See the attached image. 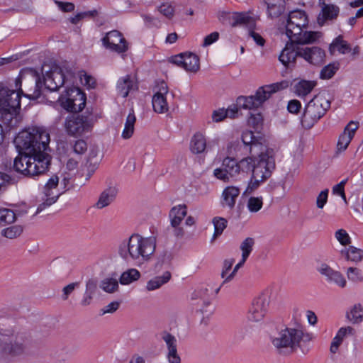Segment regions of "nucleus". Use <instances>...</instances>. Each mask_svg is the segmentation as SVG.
<instances>
[{
	"mask_svg": "<svg viewBox=\"0 0 363 363\" xmlns=\"http://www.w3.org/2000/svg\"><path fill=\"white\" fill-rule=\"evenodd\" d=\"M156 242L155 237L145 238L139 234H133L120 242L118 252L121 257L127 262L143 264L150 259L155 251Z\"/></svg>",
	"mask_w": 363,
	"mask_h": 363,
	"instance_id": "nucleus-1",
	"label": "nucleus"
},
{
	"mask_svg": "<svg viewBox=\"0 0 363 363\" xmlns=\"http://www.w3.org/2000/svg\"><path fill=\"white\" fill-rule=\"evenodd\" d=\"M50 135L43 127H31L20 132L14 139V143L19 153L30 154L35 156L49 155L47 153Z\"/></svg>",
	"mask_w": 363,
	"mask_h": 363,
	"instance_id": "nucleus-2",
	"label": "nucleus"
},
{
	"mask_svg": "<svg viewBox=\"0 0 363 363\" xmlns=\"http://www.w3.org/2000/svg\"><path fill=\"white\" fill-rule=\"evenodd\" d=\"M312 335L301 326L286 328L271 337L272 345L280 354H289L297 351L302 343L312 340Z\"/></svg>",
	"mask_w": 363,
	"mask_h": 363,
	"instance_id": "nucleus-3",
	"label": "nucleus"
},
{
	"mask_svg": "<svg viewBox=\"0 0 363 363\" xmlns=\"http://www.w3.org/2000/svg\"><path fill=\"white\" fill-rule=\"evenodd\" d=\"M28 335L26 332L13 333L0 328V353L2 356L15 358L26 354Z\"/></svg>",
	"mask_w": 363,
	"mask_h": 363,
	"instance_id": "nucleus-4",
	"label": "nucleus"
},
{
	"mask_svg": "<svg viewBox=\"0 0 363 363\" xmlns=\"http://www.w3.org/2000/svg\"><path fill=\"white\" fill-rule=\"evenodd\" d=\"M50 164L49 155L39 156L19 153L13 162V169L24 175L35 176L44 173Z\"/></svg>",
	"mask_w": 363,
	"mask_h": 363,
	"instance_id": "nucleus-5",
	"label": "nucleus"
},
{
	"mask_svg": "<svg viewBox=\"0 0 363 363\" xmlns=\"http://www.w3.org/2000/svg\"><path fill=\"white\" fill-rule=\"evenodd\" d=\"M289 85V81L282 80L279 82L262 86L257 90L255 95L239 96L237 99V105L243 109L257 108L269 99L272 94L284 90L288 88Z\"/></svg>",
	"mask_w": 363,
	"mask_h": 363,
	"instance_id": "nucleus-6",
	"label": "nucleus"
},
{
	"mask_svg": "<svg viewBox=\"0 0 363 363\" xmlns=\"http://www.w3.org/2000/svg\"><path fill=\"white\" fill-rule=\"evenodd\" d=\"M330 100L328 94L315 95L305 106L301 117L302 125L311 128L330 108Z\"/></svg>",
	"mask_w": 363,
	"mask_h": 363,
	"instance_id": "nucleus-7",
	"label": "nucleus"
},
{
	"mask_svg": "<svg viewBox=\"0 0 363 363\" xmlns=\"http://www.w3.org/2000/svg\"><path fill=\"white\" fill-rule=\"evenodd\" d=\"M21 94L22 90L16 91L0 84V120H11L20 109Z\"/></svg>",
	"mask_w": 363,
	"mask_h": 363,
	"instance_id": "nucleus-8",
	"label": "nucleus"
},
{
	"mask_svg": "<svg viewBox=\"0 0 363 363\" xmlns=\"http://www.w3.org/2000/svg\"><path fill=\"white\" fill-rule=\"evenodd\" d=\"M74 75V73L66 63L60 66L53 65L43 76L44 84L50 91H57L67 80L72 79Z\"/></svg>",
	"mask_w": 363,
	"mask_h": 363,
	"instance_id": "nucleus-9",
	"label": "nucleus"
},
{
	"mask_svg": "<svg viewBox=\"0 0 363 363\" xmlns=\"http://www.w3.org/2000/svg\"><path fill=\"white\" fill-rule=\"evenodd\" d=\"M275 169V160L274 151L266 147L262 150V153L257 154L255 157L252 168V178L267 180L272 175Z\"/></svg>",
	"mask_w": 363,
	"mask_h": 363,
	"instance_id": "nucleus-10",
	"label": "nucleus"
},
{
	"mask_svg": "<svg viewBox=\"0 0 363 363\" xmlns=\"http://www.w3.org/2000/svg\"><path fill=\"white\" fill-rule=\"evenodd\" d=\"M64 127L69 135L78 137L91 130L92 123L86 116L72 115L66 118Z\"/></svg>",
	"mask_w": 363,
	"mask_h": 363,
	"instance_id": "nucleus-11",
	"label": "nucleus"
},
{
	"mask_svg": "<svg viewBox=\"0 0 363 363\" xmlns=\"http://www.w3.org/2000/svg\"><path fill=\"white\" fill-rule=\"evenodd\" d=\"M308 24V18L303 11L296 10L289 13L286 25V34L290 40L300 34L303 28Z\"/></svg>",
	"mask_w": 363,
	"mask_h": 363,
	"instance_id": "nucleus-12",
	"label": "nucleus"
},
{
	"mask_svg": "<svg viewBox=\"0 0 363 363\" xmlns=\"http://www.w3.org/2000/svg\"><path fill=\"white\" fill-rule=\"evenodd\" d=\"M270 303V296L265 293L261 294L255 298L247 313V319L252 322L262 320L268 311Z\"/></svg>",
	"mask_w": 363,
	"mask_h": 363,
	"instance_id": "nucleus-13",
	"label": "nucleus"
},
{
	"mask_svg": "<svg viewBox=\"0 0 363 363\" xmlns=\"http://www.w3.org/2000/svg\"><path fill=\"white\" fill-rule=\"evenodd\" d=\"M240 174V167L235 159L225 157L222 162V167L213 171V175L224 182H228Z\"/></svg>",
	"mask_w": 363,
	"mask_h": 363,
	"instance_id": "nucleus-14",
	"label": "nucleus"
},
{
	"mask_svg": "<svg viewBox=\"0 0 363 363\" xmlns=\"http://www.w3.org/2000/svg\"><path fill=\"white\" fill-rule=\"evenodd\" d=\"M220 19L232 27L247 26L251 29L255 26V18L245 12L225 13Z\"/></svg>",
	"mask_w": 363,
	"mask_h": 363,
	"instance_id": "nucleus-15",
	"label": "nucleus"
},
{
	"mask_svg": "<svg viewBox=\"0 0 363 363\" xmlns=\"http://www.w3.org/2000/svg\"><path fill=\"white\" fill-rule=\"evenodd\" d=\"M286 44L279 56V60L286 68L293 69L296 66L297 57H301V46L292 40Z\"/></svg>",
	"mask_w": 363,
	"mask_h": 363,
	"instance_id": "nucleus-16",
	"label": "nucleus"
},
{
	"mask_svg": "<svg viewBox=\"0 0 363 363\" xmlns=\"http://www.w3.org/2000/svg\"><path fill=\"white\" fill-rule=\"evenodd\" d=\"M104 46L118 53H123L128 50V44L121 33L113 30L106 33L102 38Z\"/></svg>",
	"mask_w": 363,
	"mask_h": 363,
	"instance_id": "nucleus-17",
	"label": "nucleus"
},
{
	"mask_svg": "<svg viewBox=\"0 0 363 363\" xmlns=\"http://www.w3.org/2000/svg\"><path fill=\"white\" fill-rule=\"evenodd\" d=\"M208 289L206 287H202L196 291L192 296V298H199L202 301L199 311L203 315L201 323L205 325H208V318L213 315L215 311L214 306L206 298V296L208 295Z\"/></svg>",
	"mask_w": 363,
	"mask_h": 363,
	"instance_id": "nucleus-18",
	"label": "nucleus"
},
{
	"mask_svg": "<svg viewBox=\"0 0 363 363\" xmlns=\"http://www.w3.org/2000/svg\"><path fill=\"white\" fill-rule=\"evenodd\" d=\"M317 270L322 276L325 277L329 284H333L341 289L347 286V280L343 274L340 272L333 269L328 264L323 263L318 267Z\"/></svg>",
	"mask_w": 363,
	"mask_h": 363,
	"instance_id": "nucleus-19",
	"label": "nucleus"
},
{
	"mask_svg": "<svg viewBox=\"0 0 363 363\" xmlns=\"http://www.w3.org/2000/svg\"><path fill=\"white\" fill-rule=\"evenodd\" d=\"M168 93V86L164 82L158 84V90L153 95L152 104L153 110L157 113H164L169 111L166 95Z\"/></svg>",
	"mask_w": 363,
	"mask_h": 363,
	"instance_id": "nucleus-20",
	"label": "nucleus"
},
{
	"mask_svg": "<svg viewBox=\"0 0 363 363\" xmlns=\"http://www.w3.org/2000/svg\"><path fill=\"white\" fill-rule=\"evenodd\" d=\"M319 6L321 9L317 17L318 23L323 26L328 22L335 20L340 13V9L337 6L331 4H326L324 0H319Z\"/></svg>",
	"mask_w": 363,
	"mask_h": 363,
	"instance_id": "nucleus-21",
	"label": "nucleus"
},
{
	"mask_svg": "<svg viewBox=\"0 0 363 363\" xmlns=\"http://www.w3.org/2000/svg\"><path fill=\"white\" fill-rule=\"evenodd\" d=\"M301 57L313 65H320L324 62L325 51L320 47L301 46Z\"/></svg>",
	"mask_w": 363,
	"mask_h": 363,
	"instance_id": "nucleus-22",
	"label": "nucleus"
},
{
	"mask_svg": "<svg viewBox=\"0 0 363 363\" xmlns=\"http://www.w3.org/2000/svg\"><path fill=\"white\" fill-rule=\"evenodd\" d=\"M241 139L245 151L253 156L257 155V154L262 153V150H266L267 147L257 140L252 131L243 132Z\"/></svg>",
	"mask_w": 363,
	"mask_h": 363,
	"instance_id": "nucleus-23",
	"label": "nucleus"
},
{
	"mask_svg": "<svg viewBox=\"0 0 363 363\" xmlns=\"http://www.w3.org/2000/svg\"><path fill=\"white\" fill-rule=\"evenodd\" d=\"M240 194V189L234 186H230L226 187L222 194L221 196V206L223 208H228L230 210H232L235 205L236 199Z\"/></svg>",
	"mask_w": 363,
	"mask_h": 363,
	"instance_id": "nucleus-24",
	"label": "nucleus"
},
{
	"mask_svg": "<svg viewBox=\"0 0 363 363\" xmlns=\"http://www.w3.org/2000/svg\"><path fill=\"white\" fill-rule=\"evenodd\" d=\"M211 148V143L207 144L205 136L201 133H195L190 141V150L194 154H201Z\"/></svg>",
	"mask_w": 363,
	"mask_h": 363,
	"instance_id": "nucleus-25",
	"label": "nucleus"
},
{
	"mask_svg": "<svg viewBox=\"0 0 363 363\" xmlns=\"http://www.w3.org/2000/svg\"><path fill=\"white\" fill-rule=\"evenodd\" d=\"M267 6V15L270 18L279 17L285 11V0H264Z\"/></svg>",
	"mask_w": 363,
	"mask_h": 363,
	"instance_id": "nucleus-26",
	"label": "nucleus"
},
{
	"mask_svg": "<svg viewBox=\"0 0 363 363\" xmlns=\"http://www.w3.org/2000/svg\"><path fill=\"white\" fill-rule=\"evenodd\" d=\"M321 33L320 32L315 31H305L295 35L293 38V40L296 44L300 46H303L306 44H310L315 42L319 38H320Z\"/></svg>",
	"mask_w": 363,
	"mask_h": 363,
	"instance_id": "nucleus-27",
	"label": "nucleus"
},
{
	"mask_svg": "<svg viewBox=\"0 0 363 363\" xmlns=\"http://www.w3.org/2000/svg\"><path fill=\"white\" fill-rule=\"evenodd\" d=\"M187 213V208L186 205H178L174 206L169 211V218L171 226L180 225Z\"/></svg>",
	"mask_w": 363,
	"mask_h": 363,
	"instance_id": "nucleus-28",
	"label": "nucleus"
},
{
	"mask_svg": "<svg viewBox=\"0 0 363 363\" xmlns=\"http://www.w3.org/2000/svg\"><path fill=\"white\" fill-rule=\"evenodd\" d=\"M336 50L341 54H346L351 51L350 44L343 39L342 35L336 37L329 46L330 54H334Z\"/></svg>",
	"mask_w": 363,
	"mask_h": 363,
	"instance_id": "nucleus-29",
	"label": "nucleus"
},
{
	"mask_svg": "<svg viewBox=\"0 0 363 363\" xmlns=\"http://www.w3.org/2000/svg\"><path fill=\"white\" fill-rule=\"evenodd\" d=\"M315 86V81L302 79L295 84L294 92L298 96H305L311 93Z\"/></svg>",
	"mask_w": 363,
	"mask_h": 363,
	"instance_id": "nucleus-30",
	"label": "nucleus"
},
{
	"mask_svg": "<svg viewBox=\"0 0 363 363\" xmlns=\"http://www.w3.org/2000/svg\"><path fill=\"white\" fill-rule=\"evenodd\" d=\"M77 98L72 99V102L68 105L66 104L67 111L70 112H80L83 110L86 104V94L84 92H74Z\"/></svg>",
	"mask_w": 363,
	"mask_h": 363,
	"instance_id": "nucleus-31",
	"label": "nucleus"
},
{
	"mask_svg": "<svg viewBox=\"0 0 363 363\" xmlns=\"http://www.w3.org/2000/svg\"><path fill=\"white\" fill-rule=\"evenodd\" d=\"M59 184V177L57 175L51 177L44 186V196L45 197H53V195L57 194V200L60 196L61 193L57 189Z\"/></svg>",
	"mask_w": 363,
	"mask_h": 363,
	"instance_id": "nucleus-32",
	"label": "nucleus"
},
{
	"mask_svg": "<svg viewBox=\"0 0 363 363\" xmlns=\"http://www.w3.org/2000/svg\"><path fill=\"white\" fill-rule=\"evenodd\" d=\"M116 191L114 189H108L104 191L96 203V207L98 208H103L110 205L116 199Z\"/></svg>",
	"mask_w": 363,
	"mask_h": 363,
	"instance_id": "nucleus-33",
	"label": "nucleus"
},
{
	"mask_svg": "<svg viewBox=\"0 0 363 363\" xmlns=\"http://www.w3.org/2000/svg\"><path fill=\"white\" fill-rule=\"evenodd\" d=\"M171 278L169 272H165L162 276L154 277L147 281L146 289L147 291H153L160 288L163 284L167 283Z\"/></svg>",
	"mask_w": 363,
	"mask_h": 363,
	"instance_id": "nucleus-34",
	"label": "nucleus"
},
{
	"mask_svg": "<svg viewBox=\"0 0 363 363\" xmlns=\"http://www.w3.org/2000/svg\"><path fill=\"white\" fill-rule=\"evenodd\" d=\"M200 68L199 57L191 52L186 53L184 55V69L187 72H196Z\"/></svg>",
	"mask_w": 363,
	"mask_h": 363,
	"instance_id": "nucleus-35",
	"label": "nucleus"
},
{
	"mask_svg": "<svg viewBox=\"0 0 363 363\" xmlns=\"http://www.w3.org/2000/svg\"><path fill=\"white\" fill-rule=\"evenodd\" d=\"M350 322L353 324L359 323L363 320V307L360 303L354 304L346 314Z\"/></svg>",
	"mask_w": 363,
	"mask_h": 363,
	"instance_id": "nucleus-36",
	"label": "nucleus"
},
{
	"mask_svg": "<svg viewBox=\"0 0 363 363\" xmlns=\"http://www.w3.org/2000/svg\"><path fill=\"white\" fill-rule=\"evenodd\" d=\"M136 121V117L134 111L131 109L130 112L126 118L124 129L122 132V138L123 139H129L134 133V126Z\"/></svg>",
	"mask_w": 363,
	"mask_h": 363,
	"instance_id": "nucleus-37",
	"label": "nucleus"
},
{
	"mask_svg": "<svg viewBox=\"0 0 363 363\" xmlns=\"http://www.w3.org/2000/svg\"><path fill=\"white\" fill-rule=\"evenodd\" d=\"M340 253L347 260L354 262H360L363 258V251L353 246H350L348 249L341 250Z\"/></svg>",
	"mask_w": 363,
	"mask_h": 363,
	"instance_id": "nucleus-38",
	"label": "nucleus"
},
{
	"mask_svg": "<svg viewBox=\"0 0 363 363\" xmlns=\"http://www.w3.org/2000/svg\"><path fill=\"white\" fill-rule=\"evenodd\" d=\"M133 82L130 75H126L119 79L117 84L118 93L123 97L128 96L130 90L133 88Z\"/></svg>",
	"mask_w": 363,
	"mask_h": 363,
	"instance_id": "nucleus-39",
	"label": "nucleus"
},
{
	"mask_svg": "<svg viewBox=\"0 0 363 363\" xmlns=\"http://www.w3.org/2000/svg\"><path fill=\"white\" fill-rule=\"evenodd\" d=\"M82 92L81 89L78 87H70L65 91V94H62L59 99L58 101L60 104V106L67 110L66 104L69 105L72 102V99H74L77 98V96L75 95L74 92Z\"/></svg>",
	"mask_w": 363,
	"mask_h": 363,
	"instance_id": "nucleus-40",
	"label": "nucleus"
},
{
	"mask_svg": "<svg viewBox=\"0 0 363 363\" xmlns=\"http://www.w3.org/2000/svg\"><path fill=\"white\" fill-rule=\"evenodd\" d=\"M237 113V108H228L226 110H225L224 108H220L218 110L213 111L212 114V119L214 122H220L227 117H229L230 118H235Z\"/></svg>",
	"mask_w": 363,
	"mask_h": 363,
	"instance_id": "nucleus-41",
	"label": "nucleus"
},
{
	"mask_svg": "<svg viewBox=\"0 0 363 363\" xmlns=\"http://www.w3.org/2000/svg\"><path fill=\"white\" fill-rule=\"evenodd\" d=\"M99 287L106 293L113 294L118 290V279L113 277H106L100 282Z\"/></svg>",
	"mask_w": 363,
	"mask_h": 363,
	"instance_id": "nucleus-42",
	"label": "nucleus"
},
{
	"mask_svg": "<svg viewBox=\"0 0 363 363\" xmlns=\"http://www.w3.org/2000/svg\"><path fill=\"white\" fill-rule=\"evenodd\" d=\"M140 277V272L136 269H129L123 272L120 277V283L123 285H128L137 281Z\"/></svg>",
	"mask_w": 363,
	"mask_h": 363,
	"instance_id": "nucleus-43",
	"label": "nucleus"
},
{
	"mask_svg": "<svg viewBox=\"0 0 363 363\" xmlns=\"http://www.w3.org/2000/svg\"><path fill=\"white\" fill-rule=\"evenodd\" d=\"M42 82L40 79H37L35 82H32V87L26 91L24 95L32 100L38 99L41 96Z\"/></svg>",
	"mask_w": 363,
	"mask_h": 363,
	"instance_id": "nucleus-44",
	"label": "nucleus"
},
{
	"mask_svg": "<svg viewBox=\"0 0 363 363\" xmlns=\"http://www.w3.org/2000/svg\"><path fill=\"white\" fill-rule=\"evenodd\" d=\"M255 243V239L248 237L245 238L240 244V248L242 251V257H243V261H246L250 256L253 250Z\"/></svg>",
	"mask_w": 363,
	"mask_h": 363,
	"instance_id": "nucleus-45",
	"label": "nucleus"
},
{
	"mask_svg": "<svg viewBox=\"0 0 363 363\" xmlns=\"http://www.w3.org/2000/svg\"><path fill=\"white\" fill-rule=\"evenodd\" d=\"M227 220L221 217H215L213 219V223L214 225V233L212 238V240L216 239L217 237L220 235L223 230L227 227Z\"/></svg>",
	"mask_w": 363,
	"mask_h": 363,
	"instance_id": "nucleus-46",
	"label": "nucleus"
},
{
	"mask_svg": "<svg viewBox=\"0 0 363 363\" xmlns=\"http://www.w3.org/2000/svg\"><path fill=\"white\" fill-rule=\"evenodd\" d=\"M339 69V64L333 62L325 66L320 71V77L323 79H331Z\"/></svg>",
	"mask_w": 363,
	"mask_h": 363,
	"instance_id": "nucleus-47",
	"label": "nucleus"
},
{
	"mask_svg": "<svg viewBox=\"0 0 363 363\" xmlns=\"http://www.w3.org/2000/svg\"><path fill=\"white\" fill-rule=\"evenodd\" d=\"M348 279L352 282L363 281V271L358 267H350L346 271Z\"/></svg>",
	"mask_w": 363,
	"mask_h": 363,
	"instance_id": "nucleus-48",
	"label": "nucleus"
},
{
	"mask_svg": "<svg viewBox=\"0 0 363 363\" xmlns=\"http://www.w3.org/2000/svg\"><path fill=\"white\" fill-rule=\"evenodd\" d=\"M16 220L15 213L9 208H1L0 209V225H5L6 224H11Z\"/></svg>",
	"mask_w": 363,
	"mask_h": 363,
	"instance_id": "nucleus-49",
	"label": "nucleus"
},
{
	"mask_svg": "<svg viewBox=\"0 0 363 363\" xmlns=\"http://www.w3.org/2000/svg\"><path fill=\"white\" fill-rule=\"evenodd\" d=\"M23 233V228L21 225H12L1 230V235L9 238L14 239L20 236Z\"/></svg>",
	"mask_w": 363,
	"mask_h": 363,
	"instance_id": "nucleus-50",
	"label": "nucleus"
},
{
	"mask_svg": "<svg viewBox=\"0 0 363 363\" xmlns=\"http://www.w3.org/2000/svg\"><path fill=\"white\" fill-rule=\"evenodd\" d=\"M257 156V155L253 156L250 155V157L243 158L239 162H238V164L240 167V172H247L250 171L252 172L255 157Z\"/></svg>",
	"mask_w": 363,
	"mask_h": 363,
	"instance_id": "nucleus-51",
	"label": "nucleus"
},
{
	"mask_svg": "<svg viewBox=\"0 0 363 363\" xmlns=\"http://www.w3.org/2000/svg\"><path fill=\"white\" fill-rule=\"evenodd\" d=\"M262 205L263 201L262 197L252 196L248 199L247 206L251 213H256L262 208Z\"/></svg>",
	"mask_w": 363,
	"mask_h": 363,
	"instance_id": "nucleus-52",
	"label": "nucleus"
},
{
	"mask_svg": "<svg viewBox=\"0 0 363 363\" xmlns=\"http://www.w3.org/2000/svg\"><path fill=\"white\" fill-rule=\"evenodd\" d=\"M161 336L166 344L167 351L177 348V340L173 335L164 331L161 334Z\"/></svg>",
	"mask_w": 363,
	"mask_h": 363,
	"instance_id": "nucleus-53",
	"label": "nucleus"
},
{
	"mask_svg": "<svg viewBox=\"0 0 363 363\" xmlns=\"http://www.w3.org/2000/svg\"><path fill=\"white\" fill-rule=\"evenodd\" d=\"M353 137H352L350 135L347 134L345 131L340 135L338 141H337V148L339 150H345L350 143Z\"/></svg>",
	"mask_w": 363,
	"mask_h": 363,
	"instance_id": "nucleus-54",
	"label": "nucleus"
},
{
	"mask_svg": "<svg viewBox=\"0 0 363 363\" xmlns=\"http://www.w3.org/2000/svg\"><path fill=\"white\" fill-rule=\"evenodd\" d=\"M336 239L340 242V243L342 245H347L350 244L351 238L349 236L347 231L344 229H340L335 232V235Z\"/></svg>",
	"mask_w": 363,
	"mask_h": 363,
	"instance_id": "nucleus-55",
	"label": "nucleus"
},
{
	"mask_svg": "<svg viewBox=\"0 0 363 363\" xmlns=\"http://www.w3.org/2000/svg\"><path fill=\"white\" fill-rule=\"evenodd\" d=\"M246 261H243V257H242V259L240 261V262L235 266V267L233 269V271L229 274L228 277L225 278V280H223V281L222 282L221 285L218 288H217L216 289V291H215L216 294L218 293V291H220V289L222 286H223L225 283L229 282L232 279H233V278L235 277V276L237 272L238 271V269L244 264V263Z\"/></svg>",
	"mask_w": 363,
	"mask_h": 363,
	"instance_id": "nucleus-56",
	"label": "nucleus"
},
{
	"mask_svg": "<svg viewBox=\"0 0 363 363\" xmlns=\"http://www.w3.org/2000/svg\"><path fill=\"white\" fill-rule=\"evenodd\" d=\"M329 190L325 189L320 192L316 198V206L319 209L323 208L328 202Z\"/></svg>",
	"mask_w": 363,
	"mask_h": 363,
	"instance_id": "nucleus-57",
	"label": "nucleus"
},
{
	"mask_svg": "<svg viewBox=\"0 0 363 363\" xmlns=\"http://www.w3.org/2000/svg\"><path fill=\"white\" fill-rule=\"evenodd\" d=\"M158 11L168 18H172L174 13V7L171 4H162L158 7Z\"/></svg>",
	"mask_w": 363,
	"mask_h": 363,
	"instance_id": "nucleus-58",
	"label": "nucleus"
},
{
	"mask_svg": "<svg viewBox=\"0 0 363 363\" xmlns=\"http://www.w3.org/2000/svg\"><path fill=\"white\" fill-rule=\"evenodd\" d=\"M53 197H43L44 201L40 203L37 208L36 213H39L43 211L45 208L51 206L57 201V194L52 196Z\"/></svg>",
	"mask_w": 363,
	"mask_h": 363,
	"instance_id": "nucleus-59",
	"label": "nucleus"
},
{
	"mask_svg": "<svg viewBox=\"0 0 363 363\" xmlns=\"http://www.w3.org/2000/svg\"><path fill=\"white\" fill-rule=\"evenodd\" d=\"M265 179H259L257 178H251L250 182L248 184L247 187L246 188L245 191H244V194H252L255 190H256L260 183L264 182Z\"/></svg>",
	"mask_w": 363,
	"mask_h": 363,
	"instance_id": "nucleus-60",
	"label": "nucleus"
},
{
	"mask_svg": "<svg viewBox=\"0 0 363 363\" xmlns=\"http://www.w3.org/2000/svg\"><path fill=\"white\" fill-rule=\"evenodd\" d=\"M59 9L65 13L72 12L74 10L75 6L71 2H63L57 0L54 1Z\"/></svg>",
	"mask_w": 363,
	"mask_h": 363,
	"instance_id": "nucleus-61",
	"label": "nucleus"
},
{
	"mask_svg": "<svg viewBox=\"0 0 363 363\" xmlns=\"http://www.w3.org/2000/svg\"><path fill=\"white\" fill-rule=\"evenodd\" d=\"M121 305V301H113L108 304L107 306H104L103 308L101 309V315H104L106 313H113L116 312Z\"/></svg>",
	"mask_w": 363,
	"mask_h": 363,
	"instance_id": "nucleus-62",
	"label": "nucleus"
},
{
	"mask_svg": "<svg viewBox=\"0 0 363 363\" xmlns=\"http://www.w3.org/2000/svg\"><path fill=\"white\" fill-rule=\"evenodd\" d=\"M73 150L75 153L82 155L87 150V144L84 140H78L74 144Z\"/></svg>",
	"mask_w": 363,
	"mask_h": 363,
	"instance_id": "nucleus-63",
	"label": "nucleus"
},
{
	"mask_svg": "<svg viewBox=\"0 0 363 363\" xmlns=\"http://www.w3.org/2000/svg\"><path fill=\"white\" fill-rule=\"evenodd\" d=\"M167 358L169 363H181V357L177 352V348L168 350Z\"/></svg>",
	"mask_w": 363,
	"mask_h": 363,
	"instance_id": "nucleus-64",
	"label": "nucleus"
}]
</instances>
